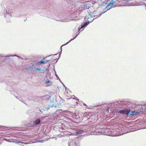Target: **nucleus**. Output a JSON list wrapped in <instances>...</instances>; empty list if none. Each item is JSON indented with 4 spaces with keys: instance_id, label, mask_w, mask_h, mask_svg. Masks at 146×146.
I'll return each mask as SVG.
<instances>
[{
    "instance_id": "f257e3e1",
    "label": "nucleus",
    "mask_w": 146,
    "mask_h": 146,
    "mask_svg": "<svg viewBox=\"0 0 146 146\" xmlns=\"http://www.w3.org/2000/svg\"><path fill=\"white\" fill-rule=\"evenodd\" d=\"M92 18V17L90 15V14H88V16H86L85 17V19H87V20L88 22V23L87 22L86 23H84L83 25H82V26L81 27L79 28V29H81V28L84 27H85L87 25H88L92 21L94 20V19H93L92 20H90V19Z\"/></svg>"
},
{
    "instance_id": "f03ea898",
    "label": "nucleus",
    "mask_w": 146,
    "mask_h": 146,
    "mask_svg": "<svg viewBox=\"0 0 146 146\" xmlns=\"http://www.w3.org/2000/svg\"><path fill=\"white\" fill-rule=\"evenodd\" d=\"M129 111L127 109L123 110H119V113H120L121 114H127V115H128L129 114Z\"/></svg>"
},
{
    "instance_id": "7ed1b4c3",
    "label": "nucleus",
    "mask_w": 146,
    "mask_h": 146,
    "mask_svg": "<svg viewBox=\"0 0 146 146\" xmlns=\"http://www.w3.org/2000/svg\"><path fill=\"white\" fill-rule=\"evenodd\" d=\"M84 132V131L83 130H78L77 131H76L75 133L80 134Z\"/></svg>"
},
{
    "instance_id": "20e7f679",
    "label": "nucleus",
    "mask_w": 146,
    "mask_h": 146,
    "mask_svg": "<svg viewBox=\"0 0 146 146\" xmlns=\"http://www.w3.org/2000/svg\"><path fill=\"white\" fill-rule=\"evenodd\" d=\"M40 120L39 119H36L34 122L35 125H38L40 123Z\"/></svg>"
},
{
    "instance_id": "39448f33",
    "label": "nucleus",
    "mask_w": 146,
    "mask_h": 146,
    "mask_svg": "<svg viewBox=\"0 0 146 146\" xmlns=\"http://www.w3.org/2000/svg\"><path fill=\"white\" fill-rule=\"evenodd\" d=\"M45 63V62L43 61L42 60L40 62H38L37 63V64H38L39 66L40 64H44Z\"/></svg>"
},
{
    "instance_id": "423d86ee",
    "label": "nucleus",
    "mask_w": 146,
    "mask_h": 146,
    "mask_svg": "<svg viewBox=\"0 0 146 146\" xmlns=\"http://www.w3.org/2000/svg\"><path fill=\"white\" fill-rule=\"evenodd\" d=\"M138 113V112L137 111L136 112L135 111H132L131 113V114L133 115H136Z\"/></svg>"
},
{
    "instance_id": "0eeeda50",
    "label": "nucleus",
    "mask_w": 146,
    "mask_h": 146,
    "mask_svg": "<svg viewBox=\"0 0 146 146\" xmlns=\"http://www.w3.org/2000/svg\"><path fill=\"white\" fill-rule=\"evenodd\" d=\"M114 3V1H112L109 3V5H113V4Z\"/></svg>"
},
{
    "instance_id": "6e6552de",
    "label": "nucleus",
    "mask_w": 146,
    "mask_h": 146,
    "mask_svg": "<svg viewBox=\"0 0 146 146\" xmlns=\"http://www.w3.org/2000/svg\"><path fill=\"white\" fill-rule=\"evenodd\" d=\"M5 17H6V16L10 17L8 12L6 14H5Z\"/></svg>"
},
{
    "instance_id": "1a4fd4ad",
    "label": "nucleus",
    "mask_w": 146,
    "mask_h": 146,
    "mask_svg": "<svg viewBox=\"0 0 146 146\" xmlns=\"http://www.w3.org/2000/svg\"><path fill=\"white\" fill-rule=\"evenodd\" d=\"M86 5H84V7L85 8H86V9H88L89 8V6H86Z\"/></svg>"
},
{
    "instance_id": "9d476101",
    "label": "nucleus",
    "mask_w": 146,
    "mask_h": 146,
    "mask_svg": "<svg viewBox=\"0 0 146 146\" xmlns=\"http://www.w3.org/2000/svg\"><path fill=\"white\" fill-rule=\"evenodd\" d=\"M50 83H51V82L49 80L46 81V84H50Z\"/></svg>"
},
{
    "instance_id": "9b49d317",
    "label": "nucleus",
    "mask_w": 146,
    "mask_h": 146,
    "mask_svg": "<svg viewBox=\"0 0 146 146\" xmlns=\"http://www.w3.org/2000/svg\"><path fill=\"white\" fill-rule=\"evenodd\" d=\"M36 70H39V71H41V68H40V69H39V68H37L36 69Z\"/></svg>"
},
{
    "instance_id": "f8f14e48",
    "label": "nucleus",
    "mask_w": 146,
    "mask_h": 146,
    "mask_svg": "<svg viewBox=\"0 0 146 146\" xmlns=\"http://www.w3.org/2000/svg\"><path fill=\"white\" fill-rule=\"evenodd\" d=\"M62 22H68V21L66 20H63L62 21Z\"/></svg>"
},
{
    "instance_id": "ddd939ff",
    "label": "nucleus",
    "mask_w": 146,
    "mask_h": 146,
    "mask_svg": "<svg viewBox=\"0 0 146 146\" xmlns=\"http://www.w3.org/2000/svg\"><path fill=\"white\" fill-rule=\"evenodd\" d=\"M77 35H76L74 38L73 39H72L70 40V41H71L73 39H74V38H75L76 37H77Z\"/></svg>"
},
{
    "instance_id": "4468645a",
    "label": "nucleus",
    "mask_w": 146,
    "mask_h": 146,
    "mask_svg": "<svg viewBox=\"0 0 146 146\" xmlns=\"http://www.w3.org/2000/svg\"><path fill=\"white\" fill-rule=\"evenodd\" d=\"M32 68H36L35 67V66L34 65H33L32 66Z\"/></svg>"
},
{
    "instance_id": "2eb2a0df",
    "label": "nucleus",
    "mask_w": 146,
    "mask_h": 146,
    "mask_svg": "<svg viewBox=\"0 0 146 146\" xmlns=\"http://www.w3.org/2000/svg\"><path fill=\"white\" fill-rule=\"evenodd\" d=\"M70 41L69 42H67L66 44H67L68 43L70 42Z\"/></svg>"
},
{
    "instance_id": "dca6fc26",
    "label": "nucleus",
    "mask_w": 146,
    "mask_h": 146,
    "mask_svg": "<svg viewBox=\"0 0 146 146\" xmlns=\"http://www.w3.org/2000/svg\"><path fill=\"white\" fill-rule=\"evenodd\" d=\"M84 106H86V104H84Z\"/></svg>"
},
{
    "instance_id": "f3484780",
    "label": "nucleus",
    "mask_w": 146,
    "mask_h": 146,
    "mask_svg": "<svg viewBox=\"0 0 146 146\" xmlns=\"http://www.w3.org/2000/svg\"><path fill=\"white\" fill-rule=\"evenodd\" d=\"M63 46V45H62V46L61 47V48H62V46Z\"/></svg>"
},
{
    "instance_id": "a211bd4d",
    "label": "nucleus",
    "mask_w": 146,
    "mask_h": 146,
    "mask_svg": "<svg viewBox=\"0 0 146 146\" xmlns=\"http://www.w3.org/2000/svg\"><path fill=\"white\" fill-rule=\"evenodd\" d=\"M25 143V144H26V143Z\"/></svg>"
},
{
    "instance_id": "6ab92c4d",
    "label": "nucleus",
    "mask_w": 146,
    "mask_h": 146,
    "mask_svg": "<svg viewBox=\"0 0 146 146\" xmlns=\"http://www.w3.org/2000/svg\"><path fill=\"white\" fill-rule=\"evenodd\" d=\"M48 61H46V62H48Z\"/></svg>"
}]
</instances>
